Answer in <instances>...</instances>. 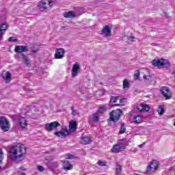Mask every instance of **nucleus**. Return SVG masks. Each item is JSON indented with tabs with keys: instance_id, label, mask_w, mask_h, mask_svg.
Wrapping results in <instances>:
<instances>
[{
	"instance_id": "11",
	"label": "nucleus",
	"mask_w": 175,
	"mask_h": 175,
	"mask_svg": "<svg viewBox=\"0 0 175 175\" xmlns=\"http://www.w3.org/2000/svg\"><path fill=\"white\" fill-rule=\"evenodd\" d=\"M15 53L17 54H21V53H27L29 51L28 46L23 45H16L14 49Z\"/></svg>"
},
{
	"instance_id": "38",
	"label": "nucleus",
	"mask_w": 175,
	"mask_h": 175,
	"mask_svg": "<svg viewBox=\"0 0 175 175\" xmlns=\"http://www.w3.org/2000/svg\"><path fill=\"white\" fill-rule=\"evenodd\" d=\"M151 75H144V80H150Z\"/></svg>"
},
{
	"instance_id": "39",
	"label": "nucleus",
	"mask_w": 175,
	"mask_h": 175,
	"mask_svg": "<svg viewBox=\"0 0 175 175\" xmlns=\"http://www.w3.org/2000/svg\"><path fill=\"white\" fill-rule=\"evenodd\" d=\"M75 159V156L72 155V154H68L66 159Z\"/></svg>"
},
{
	"instance_id": "20",
	"label": "nucleus",
	"mask_w": 175,
	"mask_h": 175,
	"mask_svg": "<svg viewBox=\"0 0 175 175\" xmlns=\"http://www.w3.org/2000/svg\"><path fill=\"white\" fill-rule=\"evenodd\" d=\"M69 128H70L69 132H75V129H77V124L76 123V122L72 120L70 122Z\"/></svg>"
},
{
	"instance_id": "33",
	"label": "nucleus",
	"mask_w": 175,
	"mask_h": 175,
	"mask_svg": "<svg viewBox=\"0 0 175 175\" xmlns=\"http://www.w3.org/2000/svg\"><path fill=\"white\" fill-rule=\"evenodd\" d=\"M106 163H107L105 161H102V160H99L97 162V165H98V166H106Z\"/></svg>"
},
{
	"instance_id": "34",
	"label": "nucleus",
	"mask_w": 175,
	"mask_h": 175,
	"mask_svg": "<svg viewBox=\"0 0 175 175\" xmlns=\"http://www.w3.org/2000/svg\"><path fill=\"white\" fill-rule=\"evenodd\" d=\"M124 102H125V98H122L120 100V104H115L113 105V106H124L122 103H124Z\"/></svg>"
},
{
	"instance_id": "29",
	"label": "nucleus",
	"mask_w": 175,
	"mask_h": 175,
	"mask_svg": "<svg viewBox=\"0 0 175 175\" xmlns=\"http://www.w3.org/2000/svg\"><path fill=\"white\" fill-rule=\"evenodd\" d=\"M157 112L160 116H162L163 113H165V108L163 107V105H159L157 109Z\"/></svg>"
},
{
	"instance_id": "48",
	"label": "nucleus",
	"mask_w": 175,
	"mask_h": 175,
	"mask_svg": "<svg viewBox=\"0 0 175 175\" xmlns=\"http://www.w3.org/2000/svg\"><path fill=\"white\" fill-rule=\"evenodd\" d=\"M174 126H175V121H174Z\"/></svg>"
},
{
	"instance_id": "21",
	"label": "nucleus",
	"mask_w": 175,
	"mask_h": 175,
	"mask_svg": "<svg viewBox=\"0 0 175 175\" xmlns=\"http://www.w3.org/2000/svg\"><path fill=\"white\" fill-rule=\"evenodd\" d=\"M81 140L82 144H90L92 142L90 137H82Z\"/></svg>"
},
{
	"instance_id": "41",
	"label": "nucleus",
	"mask_w": 175,
	"mask_h": 175,
	"mask_svg": "<svg viewBox=\"0 0 175 175\" xmlns=\"http://www.w3.org/2000/svg\"><path fill=\"white\" fill-rule=\"evenodd\" d=\"M17 175H27V174L24 172H21V171H18Z\"/></svg>"
},
{
	"instance_id": "4",
	"label": "nucleus",
	"mask_w": 175,
	"mask_h": 175,
	"mask_svg": "<svg viewBox=\"0 0 175 175\" xmlns=\"http://www.w3.org/2000/svg\"><path fill=\"white\" fill-rule=\"evenodd\" d=\"M53 1L51 0H42L39 3V8L41 12H47L49 9L53 6L51 3H53Z\"/></svg>"
},
{
	"instance_id": "9",
	"label": "nucleus",
	"mask_w": 175,
	"mask_h": 175,
	"mask_svg": "<svg viewBox=\"0 0 175 175\" xmlns=\"http://www.w3.org/2000/svg\"><path fill=\"white\" fill-rule=\"evenodd\" d=\"M161 92L166 100L172 99V93L168 87H163L161 88Z\"/></svg>"
},
{
	"instance_id": "22",
	"label": "nucleus",
	"mask_w": 175,
	"mask_h": 175,
	"mask_svg": "<svg viewBox=\"0 0 175 175\" xmlns=\"http://www.w3.org/2000/svg\"><path fill=\"white\" fill-rule=\"evenodd\" d=\"M73 166L71 165L70 163H69V161H64V170L66 171L68 170H72Z\"/></svg>"
},
{
	"instance_id": "35",
	"label": "nucleus",
	"mask_w": 175,
	"mask_h": 175,
	"mask_svg": "<svg viewBox=\"0 0 175 175\" xmlns=\"http://www.w3.org/2000/svg\"><path fill=\"white\" fill-rule=\"evenodd\" d=\"M8 42H17V39L15 37H10Z\"/></svg>"
},
{
	"instance_id": "6",
	"label": "nucleus",
	"mask_w": 175,
	"mask_h": 175,
	"mask_svg": "<svg viewBox=\"0 0 175 175\" xmlns=\"http://www.w3.org/2000/svg\"><path fill=\"white\" fill-rule=\"evenodd\" d=\"M60 126L61 124H59V122L55 121V122H52L51 123H48L45 124V129L48 132H51V131H54V129H57V128H58V126Z\"/></svg>"
},
{
	"instance_id": "24",
	"label": "nucleus",
	"mask_w": 175,
	"mask_h": 175,
	"mask_svg": "<svg viewBox=\"0 0 175 175\" xmlns=\"http://www.w3.org/2000/svg\"><path fill=\"white\" fill-rule=\"evenodd\" d=\"M143 121V117L140 115H137V116H134L133 122H136V124H140Z\"/></svg>"
},
{
	"instance_id": "18",
	"label": "nucleus",
	"mask_w": 175,
	"mask_h": 175,
	"mask_svg": "<svg viewBox=\"0 0 175 175\" xmlns=\"http://www.w3.org/2000/svg\"><path fill=\"white\" fill-rule=\"evenodd\" d=\"M6 29H8V24L7 23H3L0 26V40L2 39V36H3V33L6 32Z\"/></svg>"
},
{
	"instance_id": "1",
	"label": "nucleus",
	"mask_w": 175,
	"mask_h": 175,
	"mask_svg": "<svg viewBox=\"0 0 175 175\" xmlns=\"http://www.w3.org/2000/svg\"><path fill=\"white\" fill-rule=\"evenodd\" d=\"M27 154V148L25 146L18 144L10 148L8 158L14 162H21L25 159Z\"/></svg>"
},
{
	"instance_id": "17",
	"label": "nucleus",
	"mask_w": 175,
	"mask_h": 175,
	"mask_svg": "<svg viewBox=\"0 0 175 175\" xmlns=\"http://www.w3.org/2000/svg\"><path fill=\"white\" fill-rule=\"evenodd\" d=\"M137 110L139 111H150V107L148 105H144V104H140L137 107Z\"/></svg>"
},
{
	"instance_id": "8",
	"label": "nucleus",
	"mask_w": 175,
	"mask_h": 175,
	"mask_svg": "<svg viewBox=\"0 0 175 175\" xmlns=\"http://www.w3.org/2000/svg\"><path fill=\"white\" fill-rule=\"evenodd\" d=\"M158 167H159V163L155 160L150 162L149 166H148L146 172L150 173V172H155V170H158Z\"/></svg>"
},
{
	"instance_id": "31",
	"label": "nucleus",
	"mask_w": 175,
	"mask_h": 175,
	"mask_svg": "<svg viewBox=\"0 0 175 175\" xmlns=\"http://www.w3.org/2000/svg\"><path fill=\"white\" fill-rule=\"evenodd\" d=\"M118 99H120V96H111L109 103H117Z\"/></svg>"
},
{
	"instance_id": "44",
	"label": "nucleus",
	"mask_w": 175,
	"mask_h": 175,
	"mask_svg": "<svg viewBox=\"0 0 175 175\" xmlns=\"http://www.w3.org/2000/svg\"><path fill=\"white\" fill-rule=\"evenodd\" d=\"M71 110H72V113H75V109L73 108V107H71Z\"/></svg>"
},
{
	"instance_id": "32",
	"label": "nucleus",
	"mask_w": 175,
	"mask_h": 175,
	"mask_svg": "<svg viewBox=\"0 0 175 175\" xmlns=\"http://www.w3.org/2000/svg\"><path fill=\"white\" fill-rule=\"evenodd\" d=\"M104 111H106V106L105 105H102L100 107L98 111H97V113H103Z\"/></svg>"
},
{
	"instance_id": "3",
	"label": "nucleus",
	"mask_w": 175,
	"mask_h": 175,
	"mask_svg": "<svg viewBox=\"0 0 175 175\" xmlns=\"http://www.w3.org/2000/svg\"><path fill=\"white\" fill-rule=\"evenodd\" d=\"M121 114H122V111L120 109L112 111L109 116L110 121H112V122H118L121 118Z\"/></svg>"
},
{
	"instance_id": "45",
	"label": "nucleus",
	"mask_w": 175,
	"mask_h": 175,
	"mask_svg": "<svg viewBox=\"0 0 175 175\" xmlns=\"http://www.w3.org/2000/svg\"><path fill=\"white\" fill-rule=\"evenodd\" d=\"M19 169H20L21 170H25V169H24V167H21Z\"/></svg>"
},
{
	"instance_id": "37",
	"label": "nucleus",
	"mask_w": 175,
	"mask_h": 175,
	"mask_svg": "<svg viewBox=\"0 0 175 175\" xmlns=\"http://www.w3.org/2000/svg\"><path fill=\"white\" fill-rule=\"evenodd\" d=\"M38 170L39 172H43V171L44 170V168L43 166H42V165H38Z\"/></svg>"
},
{
	"instance_id": "15",
	"label": "nucleus",
	"mask_w": 175,
	"mask_h": 175,
	"mask_svg": "<svg viewBox=\"0 0 175 175\" xmlns=\"http://www.w3.org/2000/svg\"><path fill=\"white\" fill-rule=\"evenodd\" d=\"M18 125H20L21 128H27L28 124L27 123V120L24 118V117H20L18 118Z\"/></svg>"
},
{
	"instance_id": "16",
	"label": "nucleus",
	"mask_w": 175,
	"mask_h": 175,
	"mask_svg": "<svg viewBox=\"0 0 175 175\" xmlns=\"http://www.w3.org/2000/svg\"><path fill=\"white\" fill-rule=\"evenodd\" d=\"M1 77H3V80H5V81H6V83H9L10 81V80H12V74L9 72L2 73Z\"/></svg>"
},
{
	"instance_id": "5",
	"label": "nucleus",
	"mask_w": 175,
	"mask_h": 175,
	"mask_svg": "<svg viewBox=\"0 0 175 175\" xmlns=\"http://www.w3.org/2000/svg\"><path fill=\"white\" fill-rule=\"evenodd\" d=\"M0 128L3 132H8L10 129V122L5 116H0Z\"/></svg>"
},
{
	"instance_id": "30",
	"label": "nucleus",
	"mask_w": 175,
	"mask_h": 175,
	"mask_svg": "<svg viewBox=\"0 0 175 175\" xmlns=\"http://www.w3.org/2000/svg\"><path fill=\"white\" fill-rule=\"evenodd\" d=\"M126 131V128L125 127V124L121 123L120 131L119 132L120 135H122Z\"/></svg>"
},
{
	"instance_id": "12",
	"label": "nucleus",
	"mask_w": 175,
	"mask_h": 175,
	"mask_svg": "<svg viewBox=\"0 0 175 175\" xmlns=\"http://www.w3.org/2000/svg\"><path fill=\"white\" fill-rule=\"evenodd\" d=\"M54 135L57 136V137H66V136L69 135V131H68V129L63 128L61 129V131L55 132Z\"/></svg>"
},
{
	"instance_id": "25",
	"label": "nucleus",
	"mask_w": 175,
	"mask_h": 175,
	"mask_svg": "<svg viewBox=\"0 0 175 175\" xmlns=\"http://www.w3.org/2000/svg\"><path fill=\"white\" fill-rule=\"evenodd\" d=\"M22 59L24 64H25L26 65L29 64V57L26 55H24V53H22Z\"/></svg>"
},
{
	"instance_id": "47",
	"label": "nucleus",
	"mask_w": 175,
	"mask_h": 175,
	"mask_svg": "<svg viewBox=\"0 0 175 175\" xmlns=\"http://www.w3.org/2000/svg\"><path fill=\"white\" fill-rule=\"evenodd\" d=\"M29 92H32V90L27 91V94H29Z\"/></svg>"
},
{
	"instance_id": "27",
	"label": "nucleus",
	"mask_w": 175,
	"mask_h": 175,
	"mask_svg": "<svg viewBox=\"0 0 175 175\" xmlns=\"http://www.w3.org/2000/svg\"><path fill=\"white\" fill-rule=\"evenodd\" d=\"M131 86V83H129V81L127 79H124L123 81V90H128Z\"/></svg>"
},
{
	"instance_id": "2",
	"label": "nucleus",
	"mask_w": 175,
	"mask_h": 175,
	"mask_svg": "<svg viewBox=\"0 0 175 175\" xmlns=\"http://www.w3.org/2000/svg\"><path fill=\"white\" fill-rule=\"evenodd\" d=\"M153 66H156L157 68H170V62L163 59H154L152 62Z\"/></svg>"
},
{
	"instance_id": "36",
	"label": "nucleus",
	"mask_w": 175,
	"mask_h": 175,
	"mask_svg": "<svg viewBox=\"0 0 175 175\" xmlns=\"http://www.w3.org/2000/svg\"><path fill=\"white\" fill-rule=\"evenodd\" d=\"M15 58L16 59H20L21 58H23V53H21L20 55L17 54V55H15Z\"/></svg>"
},
{
	"instance_id": "46",
	"label": "nucleus",
	"mask_w": 175,
	"mask_h": 175,
	"mask_svg": "<svg viewBox=\"0 0 175 175\" xmlns=\"http://www.w3.org/2000/svg\"><path fill=\"white\" fill-rule=\"evenodd\" d=\"M72 114L75 116L76 114V110H74V112H72Z\"/></svg>"
},
{
	"instance_id": "13",
	"label": "nucleus",
	"mask_w": 175,
	"mask_h": 175,
	"mask_svg": "<svg viewBox=\"0 0 175 175\" xmlns=\"http://www.w3.org/2000/svg\"><path fill=\"white\" fill-rule=\"evenodd\" d=\"M80 70V64L79 63H75L72 66V77H76L79 75V71Z\"/></svg>"
},
{
	"instance_id": "26",
	"label": "nucleus",
	"mask_w": 175,
	"mask_h": 175,
	"mask_svg": "<svg viewBox=\"0 0 175 175\" xmlns=\"http://www.w3.org/2000/svg\"><path fill=\"white\" fill-rule=\"evenodd\" d=\"M99 120H100L99 113L98 112L92 115L93 122H99Z\"/></svg>"
},
{
	"instance_id": "40",
	"label": "nucleus",
	"mask_w": 175,
	"mask_h": 175,
	"mask_svg": "<svg viewBox=\"0 0 175 175\" xmlns=\"http://www.w3.org/2000/svg\"><path fill=\"white\" fill-rule=\"evenodd\" d=\"M133 39H135V37L133 36H127V40H131V42H133Z\"/></svg>"
},
{
	"instance_id": "19",
	"label": "nucleus",
	"mask_w": 175,
	"mask_h": 175,
	"mask_svg": "<svg viewBox=\"0 0 175 175\" xmlns=\"http://www.w3.org/2000/svg\"><path fill=\"white\" fill-rule=\"evenodd\" d=\"M63 16L64 18H75L76 17V13L73 11H69L68 12H65Z\"/></svg>"
},
{
	"instance_id": "42",
	"label": "nucleus",
	"mask_w": 175,
	"mask_h": 175,
	"mask_svg": "<svg viewBox=\"0 0 175 175\" xmlns=\"http://www.w3.org/2000/svg\"><path fill=\"white\" fill-rule=\"evenodd\" d=\"M31 53H33V54H36V53H38V50H31Z\"/></svg>"
},
{
	"instance_id": "23",
	"label": "nucleus",
	"mask_w": 175,
	"mask_h": 175,
	"mask_svg": "<svg viewBox=\"0 0 175 175\" xmlns=\"http://www.w3.org/2000/svg\"><path fill=\"white\" fill-rule=\"evenodd\" d=\"M121 172H122V167L120 165L119 162L116 163V174L120 175L121 174Z\"/></svg>"
},
{
	"instance_id": "10",
	"label": "nucleus",
	"mask_w": 175,
	"mask_h": 175,
	"mask_svg": "<svg viewBox=\"0 0 175 175\" xmlns=\"http://www.w3.org/2000/svg\"><path fill=\"white\" fill-rule=\"evenodd\" d=\"M100 35H103L105 38L111 36V27L109 25H105L101 30Z\"/></svg>"
},
{
	"instance_id": "28",
	"label": "nucleus",
	"mask_w": 175,
	"mask_h": 175,
	"mask_svg": "<svg viewBox=\"0 0 175 175\" xmlns=\"http://www.w3.org/2000/svg\"><path fill=\"white\" fill-rule=\"evenodd\" d=\"M134 80H139L140 79V70H136L133 75Z\"/></svg>"
},
{
	"instance_id": "43",
	"label": "nucleus",
	"mask_w": 175,
	"mask_h": 175,
	"mask_svg": "<svg viewBox=\"0 0 175 175\" xmlns=\"http://www.w3.org/2000/svg\"><path fill=\"white\" fill-rule=\"evenodd\" d=\"M143 146H144L143 144H140L138 146V147H139V148H143Z\"/></svg>"
},
{
	"instance_id": "14",
	"label": "nucleus",
	"mask_w": 175,
	"mask_h": 175,
	"mask_svg": "<svg viewBox=\"0 0 175 175\" xmlns=\"http://www.w3.org/2000/svg\"><path fill=\"white\" fill-rule=\"evenodd\" d=\"M65 56V51L64 49H57L55 51V58L56 59H62Z\"/></svg>"
},
{
	"instance_id": "7",
	"label": "nucleus",
	"mask_w": 175,
	"mask_h": 175,
	"mask_svg": "<svg viewBox=\"0 0 175 175\" xmlns=\"http://www.w3.org/2000/svg\"><path fill=\"white\" fill-rule=\"evenodd\" d=\"M126 147V144L119 143V144L113 145L111 149V152L114 153L121 152V151H124Z\"/></svg>"
}]
</instances>
